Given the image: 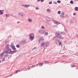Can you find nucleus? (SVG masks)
<instances>
[{
	"label": "nucleus",
	"mask_w": 78,
	"mask_h": 78,
	"mask_svg": "<svg viewBox=\"0 0 78 78\" xmlns=\"http://www.w3.org/2000/svg\"><path fill=\"white\" fill-rule=\"evenodd\" d=\"M50 45V43L48 42H46L43 41L41 45V47H48V45Z\"/></svg>",
	"instance_id": "1"
},
{
	"label": "nucleus",
	"mask_w": 78,
	"mask_h": 78,
	"mask_svg": "<svg viewBox=\"0 0 78 78\" xmlns=\"http://www.w3.org/2000/svg\"><path fill=\"white\" fill-rule=\"evenodd\" d=\"M29 36H30L29 38L30 39L31 41L34 40V39L35 36L34 34V33H31L29 34Z\"/></svg>",
	"instance_id": "2"
},
{
	"label": "nucleus",
	"mask_w": 78,
	"mask_h": 78,
	"mask_svg": "<svg viewBox=\"0 0 78 78\" xmlns=\"http://www.w3.org/2000/svg\"><path fill=\"white\" fill-rule=\"evenodd\" d=\"M56 34V36L57 38H58L59 39H63V37L62 36V35L58 32H57Z\"/></svg>",
	"instance_id": "3"
},
{
	"label": "nucleus",
	"mask_w": 78,
	"mask_h": 78,
	"mask_svg": "<svg viewBox=\"0 0 78 78\" xmlns=\"http://www.w3.org/2000/svg\"><path fill=\"white\" fill-rule=\"evenodd\" d=\"M18 16L19 17H22L25 16V14L22 12H20L18 13Z\"/></svg>",
	"instance_id": "4"
},
{
	"label": "nucleus",
	"mask_w": 78,
	"mask_h": 78,
	"mask_svg": "<svg viewBox=\"0 0 78 78\" xmlns=\"http://www.w3.org/2000/svg\"><path fill=\"white\" fill-rule=\"evenodd\" d=\"M27 40L25 39H23L20 42L21 44H27Z\"/></svg>",
	"instance_id": "5"
},
{
	"label": "nucleus",
	"mask_w": 78,
	"mask_h": 78,
	"mask_svg": "<svg viewBox=\"0 0 78 78\" xmlns=\"http://www.w3.org/2000/svg\"><path fill=\"white\" fill-rule=\"evenodd\" d=\"M38 32H40L41 34H45V30H40L38 31Z\"/></svg>",
	"instance_id": "6"
},
{
	"label": "nucleus",
	"mask_w": 78,
	"mask_h": 78,
	"mask_svg": "<svg viewBox=\"0 0 78 78\" xmlns=\"http://www.w3.org/2000/svg\"><path fill=\"white\" fill-rule=\"evenodd\" d=\"M44 41V38L42 37H40L39 40H38V42H42V41Z\"/></svg>",
	"instance_id": "7"
},
{
	"label": "nucleus",
	"mask_w": 78,
	"mask_h": 78,
	"mask_svg": "<svg viewBox=\"0 0 78 78\" xmlns=\"http://www.w3.org/2000/svg\"><path fill=\"white\" fill-rule=\"evenodd\" d=\"M60 17L62 19H63V18H64V13L62 12L60 15Z\"/></svg>",
	"instance_id": "8"
},
{
	"label": "nucleus",
	"mask_w": 78,
	"mask_h": 78,
	"mask_svg": "<svg viewBox=\"0 0 78 78\" xmlns=\"http://www.w3.org/2000/svg\"><path fill=\"white\" fill-rule=\"evenodd\" d=\"M61 35H65L66 33L63 32H58Z\"/></svg>",
	"instance_id": "9"
},
{
	"label": "nucleus",
	"mask_w": 78,
	"mask_h": 78,
	"mask_svg": "<svg viewBox=\"0 0 78 78\" xmlns=\"http://www.w3.org/2000/svg\"><path fill=\"white\" fill-rule=\"evenodd\" d=\"M23 7H25V8H28L30 7V5H22Z\"/></svg>",
	"instance_id": "10"
},
{
	"label": "nucleus",
	"mask_w": 78,
	"mask_h": 78,
	"mask_svg": "<svg viewBox=\"0 0 78 78\" xmlns=\"http://www.w3.org/2000/svg\"><path fill=\"white\" fill-rule=\"evenodd\" d=\"M54 23L56 25H59V24H60V23L58 21H54Z\"/></svg>",
	"instance_id": "11"
},
{
	"label": "nucleus",
	"mask_w": 78,
	"mask_h": 78,
	"mask_svg": "<svg viewBox=\"0 0 78 78\" xmlns=\"http://www.w3.org/2000/svg\"><path fill=\"white\" fill-rule=\"evenodd\" d=\"M28 22H30V23H31V22H32V19L30 18H28Z\"/></svg>",
	"instance_id": "12"
},
{
	"label": "nucleus",
	"mask_w": 78,
	"mask_h": 78,
	"mask_svg": "<svg viewBox=\"0 0 78 78\" xmlns=\"http://www.w3.org/2000/svg\"><path fill=\"white\" fill-rule=\"evenodd\" d=\"M58 44L59 45H61V44H62V42L61 41L59 40L58 41Z\"/></svg>",
	"instance_id": "13"
},
{
	"label": "nucleus",
	"mask_w": 78,
	"mask_h": 78,
	"mask_svg": "<svg viewBox=\"0 0 78 78\" xmlns=\"http://www.w3.org/2000/svg\"><path fill=\"white\" fill-rule=\"evenodd\" d=\"M47 12L48 13H50V12H51V10L50 9H47Z\"/></svg>",
	"instance_id": "14"
},
{
	"label": "nucleus",
	"mask_w": 78,
	"mask_h": 78,
	"mask_svg": "<svg viewBox=\"0 0 78 78\" xmlns=\"http://www.w3.org/2000/svg\"><path fill=\"white\" fill-rule=\"evenodd\" d=\"M57 38V37L56 36V34H55V36L53 38V40H55V39H56Z\"/></svg>",
	"instance_id": "15"
},
{
	"label": "nucleus",
	"mask_w": 78,
	"mask_h": 78,
	"mask_svg": "<svg viewBox=\"0 0 78 78\" xmlns=\"http://www.w3.org/2000/svg\"><path fill=\"white\" fill-rule=\"evenodd\" d=\"M45 19L46 20H48V21H49V20H50V18L48 17H46L45 18Z\"/></svg>",
	"instance_id": "16"
},
{
	"label": "nucleus",
	"mask_w": 78,
	"mask_h": 78,
	"mask_svg": "<svg viewBox=\"0 0 78 78\" xmlns=\"http://www.w3.org/2000/svg\"><path fill=\"white\" fill-rule=\"evenodd\" d=\"M11 48L12 50H16V48H15V46L12 47Z\"/></svg>",
	"instance_id": "17"
},
{
	"label": "nucleus",
	"mask_w": 78,
	"mask_h": 78,
	"mask_svg": "<svg viewBox=\"0 0 78 78\" xmlns=\"http://www.w3.org/2000/svg\"><path fill=\"white\" fill-rule=\"evenodd\" d=\"M6 50H9V45H8V44L7 45V46L6 48Z\"/></svg>",
	"instance_id": "18"
},
{
	"label": "nucleus",
	"mask_w": 78,
	"mask_h": 78,
	"mask_svg": "<svg viewBox=\"0 0 78 78\" xmlns=\"http://www.w3.org/2000/svg\"><path fill=\"white\" fill-rule=\"evenodd\" d=\"M75 11H78V7H76L75 8Z\"/></svg>",
	"instance_id": "19"
},
{
	"label": "nucleus",
	"mask_w": 78,
	"mask_h": 78,
	"mask_svg": "<svg viewBox=\"0 0 78 78\" xmlns=\"http://www.w3.org/2000/svg\"><path fill=\"white\" fill-rule=\"evenodd\" d=\"M5 17L6 18L9 17V15H8V14H5Z\"/></svg>",
	"instance_id": "20"
},
{
	"label": "nucleus",
	"mask_w": 78,
	"mask_h": 78,
	"mask_svg": "<svg viewBox=\"0 0 78 78\" xmlns=\"http://www.w3.org/2000/svg\"><path fill=\"white\" fill-rule=\"evenodd\" d=\"M41 28L43 30H45V28L44 26H42L41 27Z\"/></svg>",
	"instance_id": "21"
},
{
	"label": "nucleus",
	"mask_w": 78,
	"mask_h": 78,
	"mask_svg": "<svg viewBox=\"0 0 78 78\" xmlns=\"http://www.w3.org/2000/svg\"><path fill=\"white\" fill-rule=\"evenodd\" d=\"M48 32H45L44 33V36H48Z\"/></svg>",
	"instance_id": "22"
},
{
	"label": "nucleus",
	"mask_w": 78,
	"mask_h": 78,
	"mask_svg": "<svg viewBox=\"0 0 78 78\" xmlns=\"http://www.w3.org/2000/svg\"><path fill=\"white\" fill-rule=\"evenodd\" d=\"M3 14V12L2 11V10H0V15H2Z\"/></svg>",
	"instance_id": "23"
},
{
	"label": "nucleus",
	"mask_w": 78,
	"mask_h": 78,
	"mask_svg": "<svg viewBox=\"0 0 78 78\" xmlns=\"http://www.w3.org/2000/svg\"><path fill=\"white\" fill-rule=\"evenodd\" d=\"M70 3H71V4H73V1L72 0L71 1H70Z\"/></svg>",
	"instance_id": "24"
},
{
	"label": "nucleus",
	"mask_w": 78,
	"mask_h": 78,
	"mask_svg": "<svg viewBox=\"0 0 78 78\" xmlns=\"http://www.w3.org/2000/svg\"><path fill=\"white\" fill-rule=\"evenodd\" d=\"M61 11H58V14H61Z\"/></svg>",
	"instance_id": "25"
},
{
	"label": "nucleus",
	"mask_w": 78,
	"mask_h": 78,
	"mask_svg": "<svg viewBox=\"0 0 78 78\" xmlns=\"http://www.w3.org/2000/svg\"><path fill=\"white\" fill-rule=\"evenodd\" d=\"M4 53H8V51L7 50L5 51H4Z\"/></svg>",
	"instance_id": "26"
},
{
	"label": "nucleus",
	"mask_w": 78,
	"mask_h": 78,
	"mask_svg": "<svg viewBox=\"0 0 78 78\" xmlns=\"http://www.w3.org/2000/svg\"><path fill=\"white\" fill-rule=\"evenodd\" d=\"M4 52H2L0 55V56H2L3 55V54H4Z\"/></svg>",
	"instance_id": "27"
},
{
	"label": "nucleus",
	"mask_w": 78,
	"mask_h": 78,
	"mask_svg": "<svg viewBox=\"0 0 78 78\" xmlns=\"http://www.w3.org/2000/svg\"><path fill=\"white\" fill-rule=\"evenodd\" d=\"M39 66L40 67H41V66H42V63H41L39 64Z\"/></svg>",
	"instance_id": "28"
},
{
	"label": "nucleus",
	"mask_w": 78,
	"mask_h": 78,
	"mask_svg": "<svg viewBox=\"0 0 78 78\" xmlns=\"http://www.w3.org/2000/svg\"><path fill=\"white\" fill-rule=\"evenodd\" d=\"M57 3H60L61 2V1H59V0H58L57 1Z\"/></svg>",
	"instance_id": "29"
},
{
	"label": "nucleus",
	"mask_w": 78,
	"mask_h": 78,
	"mask_svg": "<svg viewBox=\"0 0 78 78\" xmlns=\"http://www.w3.org/2000/svg\"><path fill=\"white\" fill-rule=\"evenodd\" d=\"M5 57H4V58L2 59V61H5Z\"/></svg>",
	"instance_id": "30"
},
{
	"label": "nucleus",
	"mask_w": 78,
	"mask_h": 78,
	"mask_svg": "<svg viewBox=\"0 0 78 78\" xmlns=\"http://www.w3.org/2000/svg\"><path fill=\"white\" fill-rule=\"evenodd\" d=\"M15 46H14L13 44H12L11 45V48L12 47H14Z\"/></svg>",
	"instance_id": "31"
},
{
	"label": "nucleus",
	"mask_w": 78,
	"mask_h": 78,
	"mask_svg": "<svg viewBox=\"0 0 78 78\" xmlns=\"http://www.w3.org/2000/svg\"><path fill=\"white\" fill-rule=\"evenodd\" d=\"M16 47H17V48H19V47H20V45H16Z\"/></svg>",
	"instance_id": "32"
},
{
	"label": "nucleus",
	"mask_w": 78,
	"mask_h": 78,
	"mask_svg": "<svg viewBox=\"0 0 78 78\" xmlns=\"http://www.w3.org/2000/svg\"><path fill=\"white\" fill-rule=\"evenodd\" d=\"M10 53H11V54H13L14 53L13 52V51H11L10 52H9Z\"/></svg>",
	"instance_id": "33"
},
{
	"label": "nucleus",
	"mask_w": 78,
	"mask_h": 78,
	"mask_svg": "<svg viewBox=\"0 0 78 78\" xmlns=\"http://www.w3.org/2000/svg\"><path fill=\"white\" fill-rule=\"evenodd\" d=\"M53 3L54 4H55V5H56V4H57V2H54Z\"/></svg>",
	"instance_id": "34"
},
{
	"label": "nucleus",
	"mask_w": 78,
	"mask_h": 78,
	"mask_svg": "<svg viewBox=\"0 0 78 78\" xmlns=\"http://www.w3.org/2000/svg\"><path fill=\"white\" fill-rule=\"evenodd\" d=\"M16 51H17L16 50H14L13 51V52L14 53H16Z\"/></svg>",
	"instance_id": "35"
},
{
	"label": "nucleus",
	"mask_w": 78,
	"mask_h": 78,
	"mask_svg": "<svg viewBox=\"0 0 78 78\" xmlns=\"http://www.w3.org/2000/svg\"><path fill=\"white\" fill-rule=\"evenodd\" d=\"M49 5H50L51 4H52V2L51 1L49 2Z\"/></svg>",
	"instance_id": "36"
},
{
	"label": "nucleus",
	"mask_w": 78,
	"mask_h": 78,
	"mask_svg": "<svg viewBox=\"0 0 78 78\" xmlns=\"http://www.w3.org/2000/svg\"><path fill=\"white\" fill-rule=\"evenodd\" d=\"M70 23H73V21H71Z\"/></svg>",
	"instance_id": "37"
},
{
	"label": "nucleus",
	"mask_w": 78,
	"mask_h": 78,
	"mask_svg": "<svg viewBox=\"0 0 78 78\" xmlns=\"http://www.w3.org/2000/svg\"><path fill=\"white\" fill-rule=\"evenodd\" d=\"M35 8L37 10V9H39V8L38 7H36Z\"/></svg>",
	"instance_id": "38"
},
{
	"label": "nucleus",
	"mask_w": 78,
	"mask_h": 78,
	"mask_svg": "<svg viewBox=\"0 0 78 78\" xmlns=\"http://www.w3.org/2000/svg\"><path fill=\"white\" fill-rule=\"evenodd\" d=\"M20 71V70H18L17 71L16 73H18V72Z\"/></svg>",
	"instance_id": "39"
},
{
	"label": "nucleus",
	"mask_w": 78,
	"mask_h": 78,
	"mask_svg": "<svg viewBox=\"0 0 78 78\" xmlns=\"http://www.w3.org/2000/svg\"><path fill=\"white\" fill-rule=\"evenodd\" d=\"M76 13L75 12L73 14V16H76Z\"/></svg>",
	"instance_id": "40"
},
{
	"label": "nucleus",
	"mask_w": 78,
	"mask_h": 78,
	"mask_svg": "<svg viewBox=\"0 0 78 78\" xmlns=\"http://www.w3.org/2000/svg\"><path fill=\"white\" fill-rule=\"evenodd\" d=\"M35 49H36V47H34V48L32 50H35Z\"/></svg>",
	"instance_id": "41"
},
{
	"label": "nucleus",
	"mask_w": 78,
	"mask_h": 78,
	"mask_svg": "<svg viewBox=\"0 0 78 78\" xmlns=\"http://www.w3.org/2000/svg\"><path fill=\"white\" fill-rule=\"evenodd\" d=\"M41 2H43L44 1V0H41Z\"/></svg>",
	"instance_id": "42"
},
{
	"label": "nucleus",
	"mask_w": 78,
	"mask_h": 78,
	"mask_svg": "<svg viewBox=\"0 0 78 78\" xmlns=\"http://www.w3.org/2000/svg\"><path fill=\"white\" fill-rule=\"evenodd\" d=\"M5 57L6 58H7V57H8V55H5Z\"/></svg>",
	"instance_id": "43"
},
{
	"label": "nucleus",
	"mask_w": 78,
	"mask_h": 78,
	"mask_svg": "<svg viewBox=\"0 0 78 78\" xmlns=\"http://www.w3.org/2000/svg\"><path fill=\"white\" fill-rule=\"evenodd\" d=\"M41 2V0H37V2Z\"/></svg>",
	"instance_id": "44"
},
{
	"label": "nucleus",
	"mask_w": 78,
	"mask_h": 78,
	"mask_svg": "<svg viewBox=\"0 0 78 78\" xmlns=\"http://www.w3.org/2000/svg\"><path fill=\"white\" fill-rule=\"evenodd\" d=\"M65 32H67V30H66V29H65Z\"/></svg>",
	"instance_id": "45"
},
{
	"label": "nucleus",
	"mask_w": 78,
	"mask_h": 78,
	"mask_svg": "<svg viewBox=\"0 0 78 78\" xmlns=\"http://www.w3.org/2000/svg\"><path fill=\"white\" fill-rule=\"evenodd\" d=\"M9 51H11V49H9Z\"/></svg>",
	"instance_id": "46"
},
{
	"label": "nucleus",
	"mask_w": 78,
	"mask_h": 78,
	"mask_svg": "<svg viewBox=\"0 0 78 78\" xmlns=\"http://www.w3.org/2000/svg\"><path fill=\"white\" fill-rule=\"evenodd\" d=\"M45 63H48V62H47V61H46L45 62Z\"/></svg>",
	"instance_id": "47"
},
{
	"label": "nucleus",
	"mask_w": 78,
	"mask_h": 78,
	"mask_svg": "<svg viewBox=\"0 0 78 78\" xmlns=\"http://www.w3.org/2000/svg\"><path fill=\"white\" fill-rule=\"evenodd\" d=\"M75 67V66H71V67Z\"/></svg>",
	"instance_id": "48"
},
{
	"label": "nucleus",
	"mask_w": 78,
	"mask_h": 78,
	"mask_svg": "<svg viewBox=\"0 0 78 78\" xmlns=\"http://www.w3.org/2000/svg\"><path fill=\"white\" fill-rule=\"evenodd\" d=\"M20 22L19 21H18L17 22V23H20Z\"/></svg>",
	"instance_id": "49"
},
{
	"label": "nucleus",
	"mask_w": 78,
	"mask_h": 78,
	"mask_svg": "<svg viewBox=\"0 0 78 78\" xmlns=\"http://www.w3.org/2000/svg\"><path fill=\"white\" fill-rule=\"evenodd\" d=\"M34 67H35V66H32V67L33 68Z\"/></svg>",
	"instance_id": "50"
},
{
	"label": "nucleus",
	"mask_w": 78,
	"mask_h": 78,
	"mask_svg": "<svg viewBox=\"0 0 78 78\" xmlns=\"http://www.w3.org/2000/svg\"><path fill=\"white\" fill-rule=\"evenodd\" d=\"M38 65H39V64H37V66H38Z\"/></svg>",
	"instance_id": "51"
},
{
	"label": "nucleus",
	"mask_w": 78,
	"mask_h": 78,
	"mask_svg": "<svg viewBox=\"0 0 78 78\" xmlns=\"http://www.w3.org/2000/svg\"><path fill=\"white\" fill-rule=\"evenodd\" d=\"M0 62H1V61H0Z\"/></svg>",
	"instance_id": "52"
}]
</instances>
